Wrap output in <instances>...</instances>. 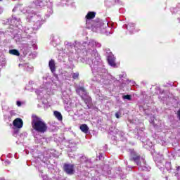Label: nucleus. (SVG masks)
Here are the masks:
<instances>
[{
  "instance_id": "1",
  "label": "nucleus",
  "mask_w": 180,
  "mask_h": 180,
  "mask_svg": "<svg viewBox=\"0 0 180 180\" xmlns=\"http://www.w3.org/2000/svg\"><path fill=\"white\" fill-rule=\"evenodd\" d=\"M31 124L32 129H34L37 133H41V134L46 133V131H47V129H49L46 122H44L41 117H37V115L32 116Z\"/></svg>"
},
{
  "instance_id": "2",
  "label": "nucleus",
  "mask_w": 180,
  "mask_h": 180,
  "mask_svg": "<svg viewBox=\"0 0 180 180\" xmlns=\"http://www.w3.org/2000/svg\"><path fill=\"white\" fill-rule=\"evenodd\" d=\"M129 160L130 161H134V162L139 167V169L141 171H148V167H147L146 165V160L141 158L140 155L136 153V151H131Z\"/></svg>"
},
{
  "instance_id": "3",
  "label": "nucleus",
  "mask_w": 180,
  "mask_h": 180,
  "mask_svg": "<svg viewBox=\"0 0 180 180\" xmlns=\"http://www.w3.org/2000/svg\"><path fill=\"white\" fill-rule=\"evenodd\" d=\"M76 92L77 94H78V95H80L82 99H84L86 105L91 101V98H84V96H88V93L86 92V90H85L84 86H77L76 89Z\"/></svg>"
},
{
  "instance_id": "4",
  "label": "nucleus",
  "mask_w": 180,
  "mask_h": 180,
  "mask_svg": "<svg viewBox=\"0 0 180 180\" xmlns=\"http://www.w3.org/2000/svg\"><path fill=\"white\" fill-rule=\"evenodd\" d=\"M91 27L94 32H101L105 33V24L102 22H94L92 21Z\"/></svg>"
},
{
  "instance_id": "5",
  "label": "nucleus",
  "mask_w": 180,
  "mask_h": 180,
  "mask_svg": "<svg viewBox=\"0 0 180 180\" xmlns=\"http://www.w3.org/2000/svg\"><path fill=\"white\" fill-rule=\"evenodd\" d=\"M63 169L65 172H66V174H68V175H72V174H74L75 171L74 169V165L71 164H65L63 166Z\"/></svg>"
},
{
  "instance_id": "6",
  "label": "nucleus",
  "mask_w": 180,
  "mask_h": 180,
  "mask_svg": "<svg viewBox=\"0 0 180 180\" xmlns=\"http://www.w3.org/2000/svg\"><path fill=\"white\" fill-rule=\"evenodd\" d=\"M127 29V30H128L130 33V34H133V33H134V32H136V24L133 23V22H129L127 25H124V28Z\"/></svg>"
},
{
  "instance_id": "7",
  "label": "nucleus",
  "mask_w": 180,
  "mask_h": 180,
  "mask_svg": "<svg viewBox=\"0 0 180 180\" xmlns=\"http://www.w3.org/2000/svg\"><path fill=\"white\" fill-rule=\"evenodd\" d=\"M13 126L15 127V129H22L23 127V120L20 118H16L13 122Z\"/></svg>"
},
{
  "instance_id": "8",
  "label": "nucleus",
  "mask_w": 180,
  "mask_h": 180,
  "mask_svg": "<svg viewBox=\"0 0 180 180\" xmlns=\"http://www.w3.org/2000/svg\"><path fill=\"white\" fill-rule=\"evenodd\" d=\"M80 162L86 164L87 168H91L92 167V162L91 161V159H89L85 155L80 157Z\"/></svg>"
},
{
  "instance_id": "9",
  "label": "nucleus",
  "mask_w": 180,
  "mask_h": 180,
  "mask_svg": "<svg viewBox=\"0 0 180 180\" xmlns=\"http://www.w3.org/2000/svg\"><path fill=\"white\" fill-rule=\"evenodd\" d=\"M96 15V13L94 12V11H89L87 15H86V25H88V23H89V20H91V19H94V18H95V15Z\"/></svg>"
},
{
  "instance_id": "10",
  "label": "nucleus",
  "mask_w": 180,
  "mask_h": 180,
  "mask_svg": "<svg viewBox=\"0 0 180 180\" xmlns=\"http://www.w3.org/2000/svg\"><path fill=\"white\" fill-rule=\"evenodd\" d=\"M49 65L51 72H56V62L54 61V60L51 59L49 61Z\"/></svg>"
},
{
  "instance_id": "11",
  "label": "nucleus",
  "mask_w": 180,
  "mask_h": 180,
  "mask_svg": "<svg viewBox=\"0 0 180 180\" xmlns=\"http://www.w3.org/2000/svg\"><path fill=\"white\" fill-rule=\"evenodd\" d=\"M108 64L111 65V67H116V62L115 60V57L108 56Z\"/></svg>"
},
{
  "instance_id": "12",
  "label": "nucleus",
  "mask_w": 180,
  "mask_h": 180,
  "mask_svg": "<svg viewBox=\"0 0 180 180\" xmlns=\"http://www.w3.org/2000/svg\"><path fill=\"white\" fill-rule=\"evenodd\" d=\"M80 130L83 132V133H88V131H89V127H88V125H86V124H82V125H80Z\"/></svg>"
},
{
  "instance_id": "13",
  "label": "nucleus",
  "mask_w": 180,
  "mask_h": 180,
  "mask_svg": "<svg viewBox=\"0 0 180 180\" xmlns=\"http://www.w3.org/2000/svg\"><path fill=\"white\" fill-rule=\"evenodd\" d=\"M53 115H54L55 117H56V119H58V120H59V122L63 121V115H61V112H60L58 111H54Z\"/></svg>"
},
{
  "instance_id": "14",
  "label": "nucleus",
  "mask_w": 180,
  "mask_h": 180,
  "mask_svg": "<svg viewBox=\"0 0 180 180\" xmlns=\"http://www.w3.org/2000/svg\"><path fill=\"white\" fill-rule=\"evenodd\" d=\"M9 53L11 54H12L13 56H17V57H19V56H20L19 51H18L16 49H11V50H9Z\"/></svg>"
},
{
  "instance_id": "15",
  "label": "nucleus",
  "mask_w": 180,
  "mask_h": 180,
  "mask_svg": "<svg viewBox=\"0 0 180 180\" xmlns=\"http://www.w3.org/2000/svg\"><path fill=\"white\" fill-rule=\"evenodd\" d=\"M41 26V24H40V21L38 20L37 21V22L34 25L33 29H34L35 30H37V29H40Z\"/></svg>"
},
{
  "instance_id": "16",
  "label": "nucleus",
  "mask_w": 180,
  "mask_h": 180,
  "mask_svg": "<svg viewBox=\"0 0 180 180\" xmlns=\"http://www.w3.org/2000/svg\"><path fill=\"white\" fill-rule=\"evenodd\" d=\"M44 0H37V5L41 8H43L46 5V3L44 2Z\"/></svg>"
},
{
  "instance_id": "17",
  "label": "nucleus",
  "mask_w": 180,
  "mask_h": 180,
  "mask_svg": "<svg viewBox=\"0 0 180 180\" xmlns=\"http://www.w3.org/2000/svg\"><path fill=\"white\" fill-rule=\"evenodd\" d=\"M25 67H27L26 68V71H28L29 72H32V71H33V67H32V66H29V65H25Z\"/></svg>"
},
{
  "instance_id": "18",
  "label": "nucleus",
  "mask_w": 180,
  "mask_h": 180,
  "mask_svg": "<svg viewBox=\"0 0 180 180\" xmlns=\"http://www.w3.org/2000/svg\"><path fill=\"white\" fill-rule=\"evenodd\" d=\"M79 77V72L73 73V75H72L73 79H78Z\"/></svg>"
},
{
  "instance_id": "19",
  "label": "nucleus",
  "mask_w": 180,
  "mask_h": 180,
  "mask_svg": "<svg viewBox=\"0 0 180 180\" xmlns=\"http://www.w3.org/2000/svg\"><path fill=\"white\" fill-rule=\"evenodd\" d=\"M123 99H127L128 101H131V96L130 95H125V96H123Z\"/></svg>"
},
{
  "instance_id": "20",
  "label": "nucleus",
  "mask_w": 180,
  "mask_h": 180,
  "mask_svg": "<svg viewBox=\"0 0 180 180\" xmlns=\"http://www.w3.org/2000/svg\"><path fill=\"white\" fill-rule=\"evenodd\" d=\"M115 117H117V119H120V112H116Z\"/></svg>"
},
{
  "instance_id": "21",
  "label": "nucleus",
  "mask_w": 180,
  "mask_h": 180,
  "mask_svg": "<svg viewBox=\"0 0 180 180\" xmlns=\"http://www.w3.org/2000/svg\"><path fill=\"white\" fill-rule=\"evenodd\" d=\"M13 20H16L17 22H19L20 19L17 18L16 17H13Z\"/></svg>"
},
{
  "instance_id": "22",
  "label": "nucleus",
  "mask_w": 180,
  "mask_h": 180,
  "mask_svg": "<svg viewBox=\"0 0 180 180\" xmlns=\"http://www.w3.org/2000/svg\"><path fill=\"white\" fill-rule=\"evenodd\" d=\"M4 163L5 165H9V164H11V162L9 160H6Z\"/></svg>"
},
{
  "instance_id": "23",
  "label": "nucleus",
  "mask_w": 180,
  "mask_h": 180,
  "mask_svg": "<svg viewBox=\"0 0 180 180\" xmlns=\"http://www.w3.org/2000/svg\"><path fill=\"white\" fill-rule=\"evenodd\" d=\"M43 180H49V177L47 176H42Z\"/></svg>"
},
{
  "instance_id": "24",
  "label": "nucleus",
  "mask_w": 180,
  "mask_h": 180,
  "mask_svg": "<svg viewBox=\"0 0 180 180\" xmlns=\"http://www.w3.org/2000/svg\"><path fill=\"white\" fill-rule=\"evenodd\" d=\"M177 116L179 117V120H180V110H179L177 112Z\"/></svg>"
},
{
  "instance_id": "25",
  "label": "nucleus",
  "mask_w": 180,
  "mask_h": 180,
  "mask_svg": "<svg viewBox=\"0 0 180 180\" xmlns=\"http://www.w3.org/2000/svg\"><path fill=\"white\" fill-rule=\"evenodd\" d=\"M17 105L18 106H22V103L20 101H17Z\"/></svg>"
},
{
  "instance_id": "26",
  "label": "nucleus",
  "mask_w": 180,
  "mask_h": 180,
  "mask_svg": "<svg viewBox=\"0 0 180 180\" xmlns=\"http://www.w3.org/2000/svg\"><path fill=\"white\" fill-rule=\"evenodd\" d=\"M4 12V10L2 9V8H0V15L1 13H2Z\"/></svg>"
},
{
  "instance_id": "27",
  "label": "nucleus",
  "mask_w": 180,
  "mask_h": 180,
  "mask_svg": "<svg viewBox=\"0 0 180 180\" xmlns=\"http://www.w3.org/2000/svg\"><path fill=\"white\" fill-rule=\"evenodd\" d=\"M101 44L100 43H98V44H96V47H101Z\"/></svg>"
},
{
  "instance_id": "28",
  "label": "nucleus",
  "mask_w": 180,
  "mask_h": 180,
  "mask_svg": "<svg viewBox=\"0 0 180 180\" xmlns=\"http://www.w3.org/2000/svg\"><path fill=\"white\" fill-rule=\"evenodd\" d=\"M178 9H180V3L177 4V7Z\"/></svg>"
},
{
  "instance_id": "29",
  "label": "nucleus",
  "mask_w": 180,
  "mask_h": 180,
  "mask_svg": "<svg viewBox=\"0 0 180 180\" xmlns=\"http://www.w3.org/2000/svg\"><path fill=\"white\" fill-rule=\"evenodd\" d=\"M179 169H180V167L178 166V167H176L177 171H179Z\"/></svg>"
},
{
  "instance_id": "30",
  "label": "nucleus",
  "mask_w": 180,
  "mask_h": 180,
  "mask_svg": "<svg viewBox=\"0 0 180 180\" xmlns=\"http://www.w3.org/2000/svg\"><path fill=\"white\" fill-rule=\"evenodd\" d=\"M93 53H94L95 54H96V51H93Z\"/></svg>"
},
{
  "instance_id": "31",
  "label": "nucleus",
  "mask_w": 180,
  "mask_h": 180,
  "mask_svg": "<svg viewBox=\"0 0 180 180\" xmlns=\"http://www.w3.org/2000/svg\"><path fill=\"white\" fill-rule=\"evenodd\" d=\"M101 158H102V155H100L99 156L100 160L101 159Z\"/></svg>"
},
{
  "instance_id": "32",
  "label": "nucleus",
  "mask_w": 180,
  "mask_h": 180,
  "mask_svg": "<svg viewBox=\"0 0 180 180\" xmlns=\"http://www.w3.org/2000/svg\"><path fill=\"white\" fill-rule=\"evenodd\" d=\"M179 154H180V149L178 150Z\"/></svg>"
},
{
  "instance_id": "33",
  "label": "nucleus",
  "mask_w": 180,
  "mask_h": 180,
  "mask_svg": "<svg viewBox=\"0 0 180 180\" xmlns=\"http://www.w3.org/2000/svg\"><path fill=\"white\" fill-rule=\"evenodd\" d=\"M173 11H176V8H174Z\"/></svg>"
},
{
  "instance_id": "34",
  "label": "nucleus",
  "mask_w": 180,
  "mask_h": 180,
  "mask_svg": "<svg viewBox=\"0 0 180 180\" xmlns=\"http://www.w3.org/2000/svg\"><path fill=\"white\" fill-rule=\"evenodd\" d=\"M2 0H0V2Z\"/></svg>"
}]
</instances>
